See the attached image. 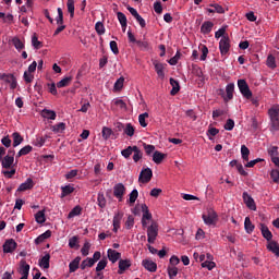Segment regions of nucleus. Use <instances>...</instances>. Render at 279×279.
Masks as SVG:
<instances>
[{"mask_svg": "<svg viewBox=\"0 0 279 279\" xmlns=\"http://www.w3.org/2000/svg\"><path fill=\"white\" fill-rule=\"evenodd\" d=\"M58 16L56 19L57 25H63L64 24V13L62 12L61 8L57 9Z\"/></svg>", "mask_w": 279, "mask_h": 279, "instance_id": "nucleus-49", "label": "nucleus"}, {"mask_svg": "<svg viewBox=\"0 0 279 279\" xmlns=\"http://www.w3.org/2000/svg\"><path fill=\"white\" fill-rule=\"evenodd\" d=\"M203 221L206 226H217L219 216L215 209H208L207 213L203 214Z\"/></svg>", "mask_w": 279, "mask_h": 279, "instance_id": "nucleus-2", "label": "nucleus"}, {"mask_svg": "<svg viewBox=\"0 0 279 279\" xmlns=\"http://www.w3.org/2000/svg\"><path fill=\"white\" fill-rule=\"evenodd\" d=\"M226 93H227V96L225 97V101L232 100L234 97V83H229L226 86Z\"/></svg>", "mask_w": 279, "mask_h": 279, "instance_id": "nucleus-17", "label": "nucleus"}, {"mask_svg": "<svg viewBox=\"0 0 279 279\" xmlns=\"http://www.w3.org/2000/svg\"><path fill=\"white\" fill-rule=\"evenodd\" d=\"M201 265L203 268L208 269V271H213V269L217 267V264L210 260H205Z\"/></svg>", "mask_w": 279, "mask_h": 279, "instance_id": "nucleus-47", "label": "nucleus"}, {"mask_svg": "<svg viewBox=\"0 0 279 279\" xmlns=\"http://www.w3.org/2000/svg\"><path fill=\"white\" fill-rule=\"evenodd\" d=\"M117 16L121 27H128V16H125V13L118 12Z\"/></svg>", "mask_w": 279, "mask_h": 279, "instance_id": "nucleus-36", "label": "nucleus"}, {"mask_svg": "<svg viewBox=\"0 0 279 279\" xmlns=\"http://www.w3.org/2000/svg\"><path fill=\"white\" fill-rule=\"evenodd\" d=\"M66 130V123L60 122L52 126V132L59 134L60 132H64Z\"/></svg>", "mask_w": 279, "mask_h": 279, "instance_id": "nucleus-40", "label": "nucleus"}, {"mask_svg": "<svg viewBox=\"0 0 279 279\" xmlns=\"http://www.w3.org/2000/svg\"><path fill=\"white\" fill-rule=\"evenodd\" d=\"M267 66H269V69H276V57H274V54L267 57Z\"/></svg>", "mask_w": 279, "mask_h": 279, "instance_id": "nucleus-61", "label": "nucleus"}, {"mask_svg": "<svg viewBox=\"0 0 279 279\" xmlns=\"http://www.w3.org/2000/svg\"><path fill=\"white\" fill-rule=\"evenodd\" d=\"M268 252H271L272 254H275V256H277V258H279V244L276 241H270L268 242V244L266 245Z\"/></svg>", "mask_w": 279, "mask_h": 279, "instance_id": "nucleus-16", "label": "nucleus"}, {"mask_svg": "<svg viewBox=\"0 0 279 279\" xmlns=\"http://www.w3.org/2000/svg\"><path fill=\"white\" fill-rule=\"evenodd\" d=\"M93 265H95V262L93 260V258L87 257L85 260H83V262L81 263L80 268H81L82 270H84V269H86V267H93Z\"/></svg>", "mask_w": 279, "mask_h": 279, "instance_id": "nucleus-46", "label": "nucleus"}, {"mask_svg": "<svg viewBox=\"0 0 279 279\" xmlns=\"http://www.w3.org/2000/svg\"><path fill=\"white\" fill-rule=\"evenodd\" d=\"M170 85L172 86L170 95H172V97H175V95L180 93V83L173 77H170Z\"/></svg>", "mask_w": 279, "mask_h": 279, "instance_id": "nucleus-21", "label": "nucleus"}, {"mask_svg": "<svg viewBox=\"0 0 279 279\" xmlns=\"http://www.w3.org/2000/svg\"><path fill=\"white\" fill-rule=\"evenodd\" d=\"M43 117L45 119H50V121H56L57 114H56V111H53V110L44 109L43 110Z\"/></svg>", "mask_w": 279, "mask_h": 279, "instance_id": "nucleus-34", "label": "nucleus"}, {"mask_svg": "<svg viewBox=\"0 0 279 279\" xmlns=\"http://www.w3.org/2000/svg\"><path fill=\"white\" fill-rule=\"evenodd\" d=\"M73 82V76H65L63 80L57 83V88H66Z\"/></svg>", "mask_w": 279, "mask_h": 279, "instance_id": "nucleus-24", "label": "nucleus"}, {"mask_svg": "<svg viewBox=\"0 0 279 279\" xmlns=\"http://www.w3.org/2000/svg\"><path fill=\"white\" fill-rule=\"evenodd\" d=\"M61 197H66V195H71V193H73L75 191V187L71 186V185H65L61 187Z\"/></svg>", "mask_w": 279, "mask_h": 279, "instance_id": "nucleus-42", "label": "nucleus"}, {"mask_svg": "<svg viewBox=\"0 0 279 279\" xmlns=\"http://www.w3.org/2000/svg\"><path fill=\"white\" fill-rule=\"evenodd\" d=\"M145 119H149V113L144 112L138 116V122L142 128H147V122Z\"/></svg>", "mask_w": 279, "mask_h": 279, "instance_id": "nucleus-45", "label": "nucleus"}, {"mask_svg": "<svg viewBox=\"0 0 279 279\" xmlns=\"http://www.w3.org/2000/svg\"><path fill=\"white\" fill-rule=\"evenodd\" d=\"M142 266L144 269H146V271H150V274H156V271H158V264L151 259H143Z\"/></svg>", "mask_w": 279, "mask_h": 279, "instance_id": "nucleus-8", "label": "nucleus"}, {"mask_svg": "<svg viewBox=\"0 0 279 279\" xmlns=\"http://www.w3.org/2000/svg\"><path fill=\"white\" fill-rule=\"evenodd\" d=\"M238 87H239L241 95L245 99H250L252 97V90L250 89V85H247V82L245 80H239Z\"/></svg>", "mask_w": 279, "mask_h": 279, "instance_id": "nucleus-3", "label": "nucleus"}, {"mask_svg": "<svg viewBox=\"0 0 279 279\" xmlns=\"http://www.w3.org/2000/svg\"><path fill=\"white\" fill-rule=\"evenodd\" d=\"M49 260H51V255L47 253L44 257L39 259V267L43 269H49Z\"/></svg>", "mask_w": 279, "mask_h": 279, "instance_id": "nucleus-27", "label": "nucleus"}, {"mask_svg": "<svg viewBox=\"0 0 279 279\" xmlns=\"http://www.w3.org/2000/svg\"><path fill=\"white\" fill-rule=\"evenodd\" d=\"M47 239H51V230H47L46 232L37 236L35 243L36 245H40V243H45Z\"/></svg>", "mask_w": 279, "mask_h": 279, "instance_id": "nucleus-22", "label": "nucleus"}, {"mask_svg": "<svg viewBox=\"0 0 279 279\" xmlns=\"http://www.w3.org/2000/svg\"><path fill=\"white\" fill-rule=\"evenodd\" d=\"M213 27H215V23L210 22V21H206L203 23V25L201 26V32L204 35H208L210 34V32H213Z\"/></svg>", "mask_w": 279, "mask_h": 279, "instance_id": "nucleus-18", "label": "nucleus"}, {"mask_svg": "<svg viewBox=\"0 0 279 279\" xmlns=\"http://www.w3.org/2000/svg\"><path fill=\"white\" fill-rule=\"evenodd\" d=\"M181 57H182V53H180V51H177V53L168 61V63L171 66H175V64H178V61L180 60Z\"/></svg>", "mask_w": 279, "mask_h": 279, "instance_id": "nucleus-55", "label": "nucleus"}, {"mask_svg": "<svg viewBox=\"0 0 279 279\" xmlns=\"http://www.w3.org/2000/svg\"><path fill=\"white\" fill-rule=\"evenodd\" d=\"M12 45L15 47L17 51L25 49V44H23L19 37L12 38Z\"/></svg>", "mask_w": 279, "mask_h": 279, "instance_id": "nucleus-33", "label": "nucleus"}, {"mask_svg": "<svg viewBox=\"0 0 279 279\" xmlns=\"http://www.w3.org/2000/svg\"><path fill=\"white\" fill-rule=\"evenodd\" d=\"M34 189V180L32 178H28L24 183H22L17 191L23 192V191H29Z\"/></svg>", "mask_w": 279, "mask_h": 279, "instance_id": "nucleus-19", "label": "nucleus"}, {"mask_svg": "<svg viewBox=\"0 0 279 279\" xmlns=\"http://www.w3.org/2000/svg\"><path fill=\"white\" fill-rule=\"evenodd\" d=\"M129 203L132 205V204H135L136 203V199H138V190H133L130 195H129Z\"/></svg>", "mask_w": 279, "mask_h": 279, "instance_id": "nucleus-54", "label": "nucleus"}, {"mask_svg": "<svg viewBox=\"0 0 279 279\" xmlns=\"http://www.w3.org/2000/svg\"><path fill=\"white\" fill-rule=\"evenodd\" d=\"M80 215H82V207L77 205L69 213L68 219H73V217H77Z\"/></svg>", "mask_w": 279, "mask_h": 279, "instance_id": "nucleus-38", "label": "nucleus"}, {"mask_svg": "<svg viewBox=\"0 0 279 279\" xmlns=\"http://www.w3.org/2000/svg\"><path fill=\"white\" fill-rule=\"evenodd\" d=\"M167 158V155L163 153H160L156 150L153 155V160L155 161L156 165L162 163V161Z\"/></svg>", "mask_w": 279, "mask_h": 279, "instance_id": "nucleus-25", "label": "nucleus"}, {"mask_svg": "<svg viewBox=\"0 0 279 279\" xmlns=\"http://www.w3.org/2000/svg\"><path fill=\"white\" fill-rule=\"evenodd\" d=\"M90 252V242H85L83 247L81 248V254H83L84 256H88Z\"/></svg>", "mask_w": 279, "mask_h": 279, "instance_id": "nucleus-62", "label": "nucleus"}, {"mask_svg": "<svg viewBox=\"0 0 279 279\" xmlns=\"http://www.w3.org/2000/svg\"><path fill=\"white\" fill-rule=\"evenodd\" d=\"M108 265V259L102 258L96 266V271L100 274V271H104Z\"/></svg>", "mask_w": 279, "mask_h": 279, "instance_id": "nucleus-48", "label": "nucleus"}, {"mask_svg": "<svg viewBox=\"0 0 279 279\" xmlns=\"http://www.w3.org/2000/svg\"><path fill=\"white\" fill-rule=\"evenodd\" d=\"M16 247H17L16 241H14V239H9L3 244V252L4 254H12V252H14Z\"/></svg>", "mask_w": 279, "mask_h": 279, "instance_id": "nucleus-9", "label": "nucleus"}, {"mask_svg": "<svg viewBox=\"0 0 279 279\" xmlns=\"http://www.w3.org/2000/svg\"><path fill=\"white\" fill-rule=\"evenodd\" d=\"M270 178H271L272 182L278 184V182H279V170L278 169L272 170L270 172Z\"/></svg>", "mask_w": 279, "mask_h": 279, "instance_id": "nucleus-64", "label": "nucleus"}, {"mask_svg": "<svg viewBox=\"0 0 279 279\" xmlns=\"http://www.w3.org/2000/svg\"><path fill=\"white\" fill-rule=\"evenodd\" d=\"M97 202H98L99 208H106L107 201H106V196L104 195V192L98 193Z\"/></svg>", "mask_w": 279, "mask_h": 279, "instance_id": "nucleus-41", "label": "nucleus"}, {"mask_svg": "<svg viewBox=\"0 0 279 279\" xmlns=\"http://www.w3.org/2000/svg\"><path fill=\"white\" fill-rule=\"evenodd\" d=\"M122 219H123V213L118 211L117 214H114V216H113V226H121Z\"/></svg>", "mask_w": 279, "mask_h": 279, "instance_id": "nucleus-51", "label": "nucleus"}, {"mask_svg": "<svg viewBox=\"0 0 279 279\" xmlns=\"http://www.w3.org/2000/svg\"><path fill=\"white\" fill-rule=\"evenodd\" d=\"M225 130H227L228 132H232V130H234V120L228 119L225 124Z\"/></svg>", "mask_w": 279, "mask_h": 279, "instance_id": "nucleus-63", "label": "nucleus"}, {"mask_svg": "<svg viewBox=\"0 0 279 279\" xmlns=\"http://www.w3.org/2000/svg\"><path fill=\"white\" fill-rule=\"evenodd\" d=\"M110 136H112V129L107 126L102 128V138H105V141H108Z\"/></svg>", "mask_w": 279, "mask_h": 279, "instance_id": "nucleus-59", "label": "nucleus"}, {"mask_svg": "<svg viewBox=\"0 0 279 279\" xmlns=\"http://www.w3.org/2000/svg\"><path fill=\"white\" fill-rule=\"evenodd\" d=\"M19 271H20L21 276H29V264H27V262L22 259L20 262V270Z\"/></svg>", "mask_w": 279, "mask_h": 279, "instance_id": "nucleus-23", "label": "nucleus"}, {"mask_svg": "<svg viewBox=\"0 0 279 279\" xmlns=\"http://www.w3.org/2000/svg\"><path fill=\"white\" fill-rule=\"evenodd\" d=\"M119 269L118 274L119 276H122V274H125L130 267H132V260L131 259H120L119 260Z\"/></svg>", "mask_w": 279, "mask_h": 279, "instance_id": "nucleus-10", "label": "nucleus"}, {"mask_svg": "<svg viewBox=\"0 0 279 279\" xmlns=\"http://www.w3.org/2000/svg\"><path fill=\"white\" fill-rule=\"evenodd\" d=\"M33 149H34V147H32L31 145L24 146L16 154V156H15L16 160H19V158H21L22 156H27V154H29Z\"/></svg>", "mask_w": 279, "mask_h": 279, "instance_id": "nucleus-28", "label": "nucleus"}, {"mask_svg": "<svg viewBox=\"0 0 279 279\" xmlns=\"http://www.w3.org/2000/svg\"><path fill=\"white\" fill-rule=\"evenodd\" d=\"M35 221L37 223H45L47 221V218L45 217V210H39L37 214H35Z\"/></svg>", "mask_w": 279, "mask_h": 279, "instance_id": "nucleus-39", "label": "nucleus"}, {"mask_svg": "<svg viewBox=\"0 0 279 279\" xmlns=\"http://www.w3.org/2000/svg\"><path fill=\"white\" fill-rule=\"evenodd\" d=\"M254 223H252V220L250 219V217H246L244 220V230L246 232V234H252L254 232Z\"/></svg>", "mask_w": 279, "mask_h": 279, "instance_id": "nucleus-26", "label": "nucleus"}, {"mask_svg": "<svg viewBox=\"0 0 279 279\" xmlns=\"http://www.w3.org/2000/svg\"><path fill=\"white\" fill-rule=\"evenodd\" d=\"M242 198L247 208H250V210H256V203L247 192H243Z\"/></svg>", "mask_w": 279, "mask_h": 279, "instance_id": "nucleus-11", "label": "nucleus"}, {"mask_svg": "<svg viewBox=\"0 0 279 279\" xmlns=\"http://www.w3.org/2000/svg\"><path fill=\"white\" fill-rule=\"evenodd\" d=\"M66 7H68V12H69L71 19H73L75 16V1L68 0Z\"/></svg>", "mask_w": 279, "mask_h": 279, "instance_id": "nucleus-37", "label": "nucleus"}, {"mask_svg": "<svg viewBox=\"0 0 279 279\" xmlns=\"http://www.w3.org/2000/svg\"><path fill=\"white\" fill-rule=\"evenodd\" d=\"M210 8H214V9H207V12H209V14H215V12H217V14L226 13V10H223V7L219 4H210Z\"/></svg>", "mask_w": 279, "mask_h": 279, "instance_id": "nucleus-29", "label": "nucleus"}, {"mask_svg": "<svg viewBox=\"0 0 279 279\" xmlns=\"http://www.w3.org/2000/svg\"><path fill=\"white\" fill-rule=\"evenodd\" d=\"M168 276H169L170 279L175 278V276H178V267L168 266Z\"/></svg>", "mask_w": 279, "mask_h": 279, "instance_id": "nucleus-57", "label": "nucleus"}, {"mask_svg": "<svg viewBox=\"0 0 279 279\" xmlns=\"http://www.w3.org/2000/svg\"><path fill=\"white\" fill-rule=\"evenodd\" d=\"M12 138H13V147H19V145H21V143H23L24 138L21 136V133L19 132H14L12 134Z\"/></svg>", "mask_w": 279, "mask_h": 279, "instance_id": "nucleus-32", "label": "nucleus"}, {"mask_svg": "<svg viewBox=\"0 0 279 279\" xmlns=\"http://www.w3.org/2000/svg\"><path fill=\"white\" fill-rule=\"evenodd\" d=\"M157 236H158V223L151 222V225L147 228L148 243H155Z\"/></svg>", "mask_w": 279, "mask_h": 279, "instance_id": "nucleus-4", "label": "nucleus"}, {"mask_svg": "<svg viewBox=\"0 0 279 279\" xmlns=\"http://www.w3.org/2000/svg\"><path fill=\"white\" fill-rule=\"evenodd\" d=\"M113 195L119 199V202H123V195H125V185L123 183H117L113 186Z\"/></svg>", "mask_w": 279, "mask_h": 279, "instance_id": "nucleus-7", "label": "nucleus"}, {"mask_svg": "<svg viewBox=\"0 0 279 279\" xmlns=\"http://www.w3.org/2000/svg\"><path fill=\"white\" fill-rule=\"evenodd\" d=\"M136 132V129L134 128V125H132V123H126L124 126V134L126 136H134V133Z\"/></svg>", "mask_w": 279, "mask_h": 279, "instance_id": "nucleus-35", "label": "nucleus"}, {"mask_svg": "<svg viewBox=\"0 0 279 279\" xmlns=\"http://www.w3.org/2000/svg\"><path fill=\"white\" fill-rule=\"evenodd\" d=\"M107 256L110 260V263L114 264L117 260L121 259V253L117 252L116 250L109 248L107 251Z\"/></svg>", "mask_w": 279, "mask_h": 279, "instance_id": "nucleus-15", "label": "nucleus"}, {"mask_svg": "<svg viewBox=\"0 0 279 279\" xmlns=\"http://www.w3.org/2000/svg\"><path fill=\"white\" fill-rule=\"evenodd\" d=\"M259 230L262 232V236H264V239L270 243V241H272L271 239H274V233L269 231V227H267L265 223H260Z\"/></svg>", "mask_w": 279, "mask_h": 279, "instance_id": "nucleus-13", "label": "nucleus"}, {"mask_svg": "<svg viewBox=\"0 0 279 279\" xmlns=\"http://www.w3.org/2000/svg\"><path fill=\"white\" fill-rule=\"evenodd\" d=\"M0 162L2 165V169H12V167H14V157L4 156L0 159Z\"/></svg>", "mask_w": 279, "mask_h": 279, "instance_id": "nucleus-14", "label": "nucleus"}, {"mask_svg": "<svg viewBox=\"0 0 279 279\" xmlns=\"http://www.w3.org/2000/svg\"><path fill=\"white\" fill-rule=\"evenodd\" d=\"M32 45L34 49H40L43 47V43L38 40V36H36V34H34L32 37Z\"/></svg>", "mask_w": 279, "mask_h": 279, "instance_id": "nucleus-53", "label": "nucleus"}, {"mask_svg": "<svg viewBox=\"0 0 279 279\" xmlns=\"http://www.w3.org/2000/svg\"><path fill=\"white\" fill-rule=\"evenodd\" d=\"M81 260L82 257L77 256L69 264L70 274H74V271H77V269H80Z\"/></svg>", "mask_w": 279, "mask_h": 279, "instance_id": "nucleus-20", "label": "nucleus"}, {"mask_svg": "<svg viewBox=\"0 0 279 279\" xmlns=\"http://www.w3.org/2000/svg\"><path fill=\"white\" fill-rule=\"evenodd\" d=\"M228 28V26H222L221 28H219L216 33H215V38L219 39V38H223V36H228L226 35V29Z\"/></svg>", "mask_w": 279, "mask_h": 279, "instance_id": "nucleus-60", "label": "nucleus"}, {"mask_svg": "<svg viewBox=\"0 0 279 279\" xmlns=\"http://www.w3.org/2000/svg\"><path fill=\"white\" fill-rule=\"evenodd\" d=\"M121 154L123 156V158H130V156H132V154H134V146H129L128 148L121 150Z\"/></svg>", "mask_w": 279, "mask_h": 279, "instance_id": "nucleus-50", "label": "nucleus"}, {"mask_svg": "<svg viewBox=\"0 0 279 279\" xmlns=\"http://www.w3.org/2000/svg\"><path fill=\"white\" fill-rule=\"evenodd\" d=\"M136 45L141 49V51H150L151 49V45H149L147 40H137Z\"/></svg>", "mask_w": 279, "mask_h": 279, "instance_id": "nucleus-31", "label": "nucleus"}, {"mask_svg": "<svg viewBox=\"0 0 279 279\" xmlns=\"http://www.w3.org/2000/svg\"><path fill=\"white\" fill-rule=\"evenodd\" d=\"M0 80H2V82H5L7 84H10L11 82H14V75L3 73L0 75Z\"/></svg>", "mask_w": 279, "mask_h": 279, "instance_id": "nucleus-56", "label": "nucleus"}, {"mask_svg": "<svg viewBox=\"0 0 279 279\" xmlns=\"http://www.w3.org/2000/svg\"><path fill=\"white\" fill-rule=\"evenodd\" d=\"M143 158V150L138 146H133V161L138 162Z\"/></svg>", "mask_w": 279, "mask_h": 279, "instance_id": "nucleus-30", "label": "nucleus"}, {"mask_svg": "<svg viewBox=\"0 0 279 279\" xmlns=\"http://www.w3.org/2000/svg\"><path fill=\"white\" fill-rule=\"evenodd\" d=\"M241 156H242V159L245 160V162L250 160V148H247V146L245 145L241 146Z\"/></svg>", "mask_w": 279, "mask_h": 279, "instance_id": "nucleus-43", "label": "nucleus"}, {"mask_svg": "<svg viewBox=\"0 0 279 279\" xmlns=\"http://www.w3.org/2000/svg\"><path fill=\"white\" fill-rule=\"evenodd\" d=\"M95 31L98 34V36H104V34H106V26H104V23L97 22L95 24Z\"/></svg>", "mask_w": 279, "mask_h": 279, "instance_id": "nucleus-44", "label": "nucleus"}, {"mask_svg": "<svg viewBox=\"0 0 279 279\" xmlns=\"http://www.w3.org/2000/svg\"><path fill=\"white\" fill-rule=\"evenodd\" d=\"M230 37L223 36L219 41V50L221 56H228L230 52Z\"/></svg>", "mask_w": 279, "mask_h": 279, "instance_id": "nucleus-6", "label": "nucleus"}, {"mask_svg": "<svg viewBox=\"0 0 279 279\" xmlns=\"http://www.w3.org/2000/svg\"><path fill=\"white\" fill-rule=\"evenodd\" d=\"M268 155L270 156L271 160H274V158H278V146H271L269 149H268Z\"/></svg>", "mask_w": 279, "mask_h": 279, "instance_id": "nucleus-58", "label": "nucleus"}, {"mask_svg": "<svg viewBox=\"0 0 279 279\" xmlns=\"http://www.w3.org/2000/svg\"><path fill=\"white\" fill-rule=\"evenodd\" d=\"M270 117V128L272 132H278L279 130V107H272L268 110Z\"/></svg>", "mask_w": 279, "mask_h": 279, "instance_id": "nucleus-1", "label": "nucleus"}, {"mask_svg": "<svg viewBox=\"0 0 279 279\" xmlns=\"http://www.w3.org/2000/svg\"><path fill=\"white\" fill-rule=\"evenodd\" d=\"M151 178H154V172L151 171V168L142 169L138 182L142 184H147L148 182H151Z\"/></svg>", "mask_w": 279, "mask_h": 279, "instance_id": "nucleus-5", "label": "nucleus"}, {"mask_svg": "<svg viewBox=\"0 0 279 279\" xmlns=\"http://www.w3.org/2000/svg\"><path fill=\"white\" fill-rule=\"evenodd\" d=\"M155 71L158 75V77H160V80H163L165 77V69H167V64L166 63H160L159 61H154L153 62Z\"/></svg>", "mask_w": 279, "mask_h": 279, "instance_id": "nucleus-12", "label": "nucleus"}, {"mask_svg": "<svg viewBox=\"0 0 279 279\" xmlns=\"http://www.w3.org/2000/svg\"><path fill=\"white\" fill-rule=\"evenodd\" d=\"M125 82V77L121 76L118 78L113 85L114 90H121L123 88V84Z\"/></svg>", "mask_w": 279, "mask_h": 279, "instance_id": "nucleus-52", "label": "nucleus"}]
</instances>
